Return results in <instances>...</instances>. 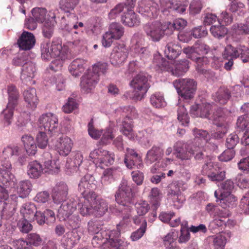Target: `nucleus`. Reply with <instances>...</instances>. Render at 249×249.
<instances>
[{"mask_svg":"<svg viewBox=\"0 0 249 249\" xmlns=\"http://www.w3.org/2000/svg\"><path fill=\"white\" fill-rule=\"evenodd\" d=\"M130 214L124 216L123 221L117 225V231H103V225L100 221L91 220L89 222V232L96 234L93 237L92 244H103L104 249H127V242L118 238L121 231L124 229L130 221Z\"/></svg>","mask_w":249,"mask_h":249,"instance_id":"f257e3e1","label":"nucleus"},{"mask_svg":"<svg viewBox=\"0 0 249 249\" xmlns=\"http://www.w3.org/2000/svg\"><path fill=\"white\" fill-rule=\"evenodd\" d=\"M21 149L17 145L4 148L0 157V182L6 186L15 185L16 179L12 173V165L9 158L20 156Z\"/></svg>","mask_w":249,"mask_h":249,"instance_id":"f03ea898","label":"nucleus"},{"mask_svg":"<svg viewBox=\"0 0 249 249\" xmlns=\"http://www.w3.org/2000/svg\"><path fill=\"white\" fill-rule=\"evenodd\" d=\"M210 50V47L206 44L196 42L193 46L188 47L183 49V52L188 58L196 61V69L197 71L202 74H205L206 70L202 68L204 65L206 57H201L197 55H205L208 53Z\"/></svg>","mask_w":249,"mask_h":249,"instance_id":"7ed1b4c3","label":"nucleus"},{"mask_svg":"<svg viewBox=\"0 0 249 249\" xmlns=\"http://www.w3.org/2000/svg\"><path fill=\"white\" fill-rule=\"evenodd\" d=\"M193 134L195 139L193 145L197 148V151H195V158L196 160H200L207 156L205 153L207 150L214 149L216 146L208 142L210 136L206 131L195 128L193 129Z\"/></svg>","mask_w":249,"mask_h":249,"instance_id":"20e7f679","label":"nucleus"},{"mask_svg":"<svg viewBox=\"0 0 249 249\" xmlns=\"http://www.w3.org/2000/svg\"><path fill=\"white\" fill-rule=\"evenodd\" d=\"M116 113L118 115L125 117L122 122L120 131L129 140H134L136 135L133 130L131 120L137 116L136 109L130 106L120 107L116 110Z\"/></svg>","mask_w":249,"mask_h":249,"instance_id":"39448f33","label":"nucleus"},{"mask_svg":"<svg viewBox=\"0 0 249 249\" xmlns=\"http://www.w3.org/2000/svg\"><path fill=\"white\" fill-rule=\"evenodd\" d=\"M230 112L226 108H217L209 117V120L213 121V124L218 127L213 136L216 139H221L227 132L230 123L228 117Z\"/></svg>","mask_w":249,"mask_h":249,"instance_id":"423d86ee","label":"nucleus"},{"mask_svg":"<svg viewBox=\"0 0 249 249\" xmlns=\"http://www.w3.org/2000/svg\"><path fill=\"white\" fill-rule=\"evenodd\" d=\"M41 57L44 60H49L52 58L64 59L68 53V48L62 47L59 40L53 41L49 52V43L44 42L41 44Z\"/></svg>","mask_w":249,"mask_h":249,"instance_id":"0eeeda50","label":"nucleus"},{"mask_svg":"<svg viewBox=\"0 0 249 249\" xmlns=\"http://www.w3.org/2000/svg\"><path fill=\"white\" fill-rule=\"evenodd\" d=\"M173 85L178 95L184 99L193 98L197 87L196 82L189 78L177 79L174 81Z\"/></svg>","mask_w":249,"mask_h":249,"instance_id":"6e6552de","label":"nucleus"},{"mask_svg":"<svg viewBox=\"0 0 249 249\" xmlns=\"http://www.w3.org/2000/svg\"><path fill=\"white\" fill-rule=\"evenodd\" d=\"M130 85L133 89V95L130 98L141 100L149 88L147 74L143 72L139 73L134 77Z\"/></svg>","mask_w":249,"mask_h":249,"instance_id":"1a4fd4ad","label":"nucleus"},{"mask_svg":"<svg viewBox=\"0 0 249 249\" xmlns=\"http://www.w3.org/2000/svg\"><path fill=\"white\" fill-rule=\"evenodd\" d=\"M167 28L166 22L161 23L158 21L148 23L144 26L147 36L154 42L159 41L164 35H167Z\"/></svg>","mask_w":249,"mask_h":249,"instance_id":"9d476101","label":"nucleus"},{"mask_svg":"<svg viewBox=\"0 0 249 249\" xmlns=\"http://www.w3.org/2000/svg\"><path fill=\"white\" fill-rule=\"evenodd\" d=\"M174 154L177 158L181 160H189L192 155L195 154V151L197 150V148L193 143L186 142L183 141H178L173 146Z\"/></svg>","mask_w":249,"mask_h":249,"instance_id":"9b49d317","label":"nucleus"},{"mask_svg":"<svg viewBox=\"0 0 249 249\" xmlns=\"http://www.w3.org/2000/svg\"><path fill=\"white\" fill-rule=\"evenodd\" d=\"M115 196L116 202L120 205L129 207L133 203L131 188L126 180L122 181Z\"/></svg>","mask_w":249,"mask_h":249,"instance_id":"f8f14e48","label":"nucleus"},{"mask_svg":"<svg viewBox=\"0 0 249 249\" xmlns=\"http://www.w3.org/2000/svg\"><path fill=\"white\" fill-rule=\"evenodd\" d=\"M240 58L244 62H249V49L243 45H239L233 47L231 45H227L223 53V57L228 59L229 57Z\"/></svg>","mask_w":249,"mask_h":249,"instance_id":"ddd939ff","label":"nucleus"},{"mask_svg":"<svg viewBox=\"0 0 249 249\" xmlns=\"http://www.w3.org/2000/svg\"><path fill=\"white\" fill-rule=\"evenodd\" d=\"M39 128L49 134L56 132L58 126V120L57 116L52 113L42 114L39 118Z\"/></svg>","mask_w":249,"mask_h":249,"instance_id":"4468645a","label":"nucleus"},{"mask_svg":"<svg viewBox=\"0 0 249 249\" xmlns=\"http://www.w3.org/2000/svg\"><path fill=\"white\" fill-rule=\"evenodd\" d=\"M124 29L119 23H112L110 25L109 31L103 36L102 43L104 47H109L114 39H120L124 35Z\"/></svg>","mask_w":249,"mask_h":249,"instance_id":"2eb2a0df","label":"nucleus"},{"mask_svg":"<svg viewBox=\"0 0 249 249\" xmlns=\"http://www.w3.org/2000/svg\"><path fill=\"white\" fill-rule=\"evenodd\" d=\"M96 197V194H91L90 196L89 195H84L78 199L77 205L78 207L79 212L82 215H93V203Z\"/></svg>","mask_w":249,"mask_h":249,"instance_id":"dca6fc26","label":"nucleus"},{"mask_svg":"<svg viewBox=\"0 0 249 249\" xmlns=\"http://www.w3.org/2000/svg\"><path fill=\"white\" fill-rule=\"evenodd\" d=\"M137 11L142 15L155 18L158 15V5L151 0H141L138 2Z\"/></svg>","mask_w":249,"mask_h":249,"instance_id":"f3484780","label":"nucleus"},{"mask_svg":"<svg viewBox=\"0 0 249 249\" xmlns=\"http://www.w3.org/2000/svg\"><path fill=\"white\" fill-rule=\"evenodd\" d=\"M58 210L57 216L60 221H65L76 210L77 201L73 199H65Z\"/></svg>","mask_w":249,"mask_h":249,"instance_id":"a211bd4d","label":"nucleus"},{"mask_svg":"<svg viewBox=\"0 0 249 249\" xmlns=\"http://www.w3.org/2000/svg\"><path fill=\"white\" fill-rule=\"evenodd\" d=\"M53 146L60 155L66 156L71 150L73 142L69 137L62 135L55 140Z\"/></svg>","mask_w":249,"mask_h":249,"instance_id":"6ab92c4d","label":"nucleus"},{"mask_svg":"<svg viewBox=\"0 0 249 249\" xmlns=\"http://www.w3.org/2000/svg\"><path fill=\"white\" fill-rule=\"evenodd\" d=\"M128 55V50L124 45L116 46L110 55L111 63L115 66H120L126 61Z\"/></svg>","mask_w":249,"mask_h":249,"instance_id":"aec40b11","label":"nucleus"},{"mask_svg":"<svg viewBox=\"0 0 249 249\" xmlns=\"http://www.w3.org/2000/svg\"><path fill=\"white\" fill-rule=\"evenodd\" d=\"M68 17L72 18V20L69 23L67 28V30H70V31L74 33L72 43L75 46L81 45L84 40L81 36L82 31H81L80 28L84 26V24L82 22H77V19L75 20L73 18ZM77 19H78L77 18Z\"/></svg>","mask_w":249,"mask_h":249,"instance_id":"412c9836","label":"nucleus"},{"mask_svg":"<svg viewBox=\"0 0 249 249\" xmlns=\"http://www.w3.org/2000/svg\"><path fill=\"white\" fill-rule=\"evenodd\" d=\"M18 197L16 195L11 196L9 197L7 191L0 185V202H4L3 211H9L13 212L16 209L17 205V199Z\"/></svg>","mask_w":249,"mask_h":249,"instance_id":"4be33fe9","label":"nucleus"},{"mask_svg":"<svg viewBox=\"0 0 249 249\" xmlns=\"http://www.w3.org/2000/svg\"><path fill=\"white\" fill-rule=\"evenodd\" d=\"M99 81L98 75L92 72H88L82 76L80 83V87L83 92L88 93L95 87Z\"/></svg>","mask_w":249,"mask_h":249,"instance_id":"5701e85b","label":"nucleus"},{"mask_svg":"<svg viewBox=\"0 0 249 249\" xmlns=\"http://www.w3.org/2000/svg\"><path fill=\"white\" fill-rule=\"evenodd\" d=\"M94 181L93 177L90 175H87L81 178L78 185V189L82 196L96 194L93 191L96 187Z\"/></svg>","mask_w":249,"mask_h":249,"instance_id":"b1692460","label":"nucleus"},{"mask_svg":"<svg viewBox=\"0 0 249 249\" xmlns=\"http://www.w3.org/2000/svg\"><path fill=\"white\" fill-rule=\"evenodd\" d=\"M36 72V67L35 63L31 61H28L22 65L20 79L22 83L28 84L31 83L32 79L35 77Z\"/></svg>","mask_w":249,"mask_h":249,"instance_id":"393cba45","label":"nucleus"},{"mask_svg":"<svg viewBox=\"0 0 249 249\" xmlns=\"http://www.w3.org/2000/svg\"><path fill=\"white\" fill-rule=\"evenodd\" d=\"M68 190V188L66 183L62 182L57 183L53 190L52 196L54 202L59 204L66 199Z\"/></svg>","mask_w":249,"mask_h":249,"instance_id":"a878e982","label":"nucleus"},{"mask_svg":"<svg viewBox=\"0 0 249 249\" xmlns=\"http://www.w3.org/2000/svg\"><path fill=\"white\" fill-rule=\"evenodd\" d=\"M189 67V61L184 59L174 62L173 64L171 63L170 67L168 68V71L170 72L173 75L179 76L186 72L188 70Z\"/></svg>","mask_w":249,"mask_h":249,"instance_id":"bb28decb","label":"nucleus"},{"mask_svg":"<svg viewBox=\"0 0 249 249\" xmlns=\"http://www.w3.org/2000/svg\"><path fill=\"white\" fill-rule=\"evenodd\" d=\"M35 38L33 34L24 31L18 40L19 47L23 50L32 49L35 44Z\"/></svg>","mask_w":249,"mask_h":249,"instance_id":"cd10ccee","label":"nucleus"},{"mask_svg":"<svg viewBox=\"0 0 249 249\" xmlns=\"http://www.w3.org/2000/svg\"><path fill=\"white\" fill-rule=\"evenodd\" d=\"M83 159L82 154L76 152L72 158L68 159L66 163V172L68 174H73L78 170V167Z\"/></svg>","mask_w":249,"mask_h":249,"instance_id":"c85d7f7f","label":"nucleus"},{"mask_svg":"<svg viewBox=\"0 0 249 249\" xmlns=\"http://www.w3.org/2000/svg\"><path fill=\"white\" fill-rule=\"evenodd\" d=\"M80 0H60L59 5L60 9L66 13L68 14V17L73 18L77 19V17L73 12L74 8L79 4Z\"/></svg>","mask_w":249,"mask_h":249,"instance_id":"c756f323","label":"nucleus"},{"mask_svg":"<svg viewBox=\"0 0 249 249\" xmlns=\"http://www.w3.org/2000/svg\"><path fill=\"white\" fill-rule=\"evenodd\" d=\"M131 44L135 51L140 54L148 55L147 48L145 47V40L143 36L135 34L131 39Z\"/></svg>","mask_w":249,"mask_h":249,"instance_id":"7c9ffc66","label":"nucleus"},{"mask_svg":"<svg viewBox=\"0 0 249 249\" xmlns=\"http://www.w3.org/2000/svg\"><path fill=\"white\" fill-rule=\"evenodd\" d=\"M127 153L124 160V162L128 168L132 169L138 164L141 165V158L134 149L127 148Z\"/></svg>","mask_w":249,"mask_h":249,"instance_id":"2f4dec72","label":"nucleus"},{"mask_svg":"<svg viewBox=\"0 0 249 249\" xmlns=\"http://www.w3.org/2000/svg\"><path fill=\"white\" fill-rule=\"evenodd\" d=\"M24 99L27 106L30 109H34L38 103L36 90L34 88H29L23 92Z\"/></svg>","mask_w":249,"mask_h":249,"instance_id":"473e14b6","label":"nucleus"},{"mask_svg":"<svg viewBox=\"0 0 249 249\" xmlns=\"http://www.w3.org/2000/svg\"><path fill=\"white\" fill-rule=\"evenodd\" d=\"M86 65V61L80 58L72 61L69 67V70L71 75L75 77L80 75L84 71Z\"/></svg>","mask_w":249,"mask_h":249,"instance_id":"72a5a7b5","label":"nucleus"},{"mask_svg":"<svg viewBox=\"0 0 249 249\" xmlns=\"http://www.w3.org/2000/svg\"><path fill=\"white\" fill-rule=\"evenodd\" d=\"M27 172L30 178H37L43 173V167L39 162L34 160L29 163Z\"/></svg>","mask_w":249,"mask_h":249,"instance_id":"f704fd0d","label":"nucleus"},{"mask_svg":"<svg viewBox=\"0 0 249 249\" xmlns=\"http://www.w3.org/2000/svg\"><path fill=\"white\" fill-rule=\"evenodd\" d=\"M22 142L25 149L29 155H34L37 151V146L34 138L29 135H25L22 137Z\"/></svg>","mask_w":249,"mask_h":249,"instance_id":"c9c22d12","label":"nucleus"},{"mask_svg":"<svg viewBox=\"0 0 249 249\" xmlns=\"http://www.w3.org/2000/svg\"><path fill=\"white\" fill-rule=\"evenodd\" d=\"M93 215L95 217H101L105 214L108 210V204L104 199H96L93 203Z\"/></svg>","mask_w":249,"mask_h":249,"instance_id":"e433bc0d","label":"nucleus"},{"mask_svg":"<svg viewBox=\"0 0 249 249\" xmlns=\"http://www.w3.org/2000/svg\"><path fill=\"white\" fill-rule=\"evenodd\" d=\"M164 52L169 59H174L180 54L181 48L177 44L169 42L165 46Z\"/></svg>","mask_w":249,"mask_h":249,"instance_id":"4c0bfd02","label":"nucleus"},{"mask_svg":"<svg viewBox=\"0 0 249 249\" xmlns=\"http://www.w3.org/2000/svg\"><path fill=\"white\" fill-rule=\"evenodd\" d=\"M32 189V184L29 180L20 181L17 187V193L21 198H25L28 196Z\"/></svg>","mask_w":249,"mask_h":249,"instance_id":"58836bf2","label":"nucleus"},{"mask_svg":"<svg viewBox=\"0 0 249 249\" xmlns=\"http://www.w3.org/2000/svg\"><path fill=\"white\" fill-rule=\"evenodd\" d=\"M233 188V182L230 179L226 180L220 184L218 190L214 192V196L218 198V196H223L231 194V191Z\"/></svg>","mask_w":249,"mask_h":249,"instance_id":"ea45409f","label":"nucleus"},{"mask_svg":"<svg viewBox=\"0 0 249 249\" xmlns=\"http://www.w3.org/2000/svg\"><path fill=\"white\" fill-rule=\"evenodd\" d=\"M122 21L124 25L128 27H133L139 23L137 15L131 10H128L127 12L122 17Z\"/></svg>","mask_w":249,"mask_h":249,"instance_id":"a19ab883","label":"nucleus"},{"mask_svg":"<svg viewBox=\"0 0 249 249\" xmlns=\"http://www.w3.org/2000/svg\"><path fill=\"white\" fill-rule=\"evenodd\" d=\"M216 201H220V205L224 208H232L236 204L237 198L232 194L224 195L223 196H218Z\"/></svg>","mask_w":249,"mask_h":249,"instance_id":"79ce46f5","label":"nucleus"},{"mask_svg":"<svg viewBox=\"0 0 249 249\" xmlns=\"http://www.w3.org/2000/svg\"><path fill=\"white\" fill-rule=\"evenodd\" d=\"M163 154V151L159 146H153L147 153L146 162L151 164L158 160Z\"/></svg>","mask_w":249,"mask_h":249,"instance_id":"37998d69","label":"nucleus"},{"mask_svg":"<svg viewBox=\"0 0 249 249\" xmlns=\"http://www.w3.org/2000/svg\"><path fill=\"white\" fill-rule=\"evenodd\" d=\"M120 171L116 168H110L106 169L102 175L101 182L103 184L107 185L110 183L114 178L119 174Z\"/></svg>","mask_w":249,"mask_h":249,"instance_id":"c03bdc74","label":"nucleus"},{"mask_svg":"<svg viewBox=\"0 0 249 249\" xmlns=\"http://www.w3.org/2000/svg\"><path fill=\"white\" fill-rule=\"evenodd\" d=\"M36 210V206L31 202L23 204L20 208V213L24 218L32 220Z\"/></svg>","mask_w":249,"mask_h":249,"instance_id":"a18cd8bd","label":"nucleus"},{"mask_svg":"<svg viewBox=\"0 0 249 249\" xmlns=\"http://www.w3.org/2000/svg\"><path fill=\"white\" fill-rule=\"evenodd\" d=\"M17 105L8 103L6 107L2 112L4 124L6 126L10 125L13 119L14 110Z\"/></svg>","mask_w":249,"mask_h":249,"instance_id":"49530a36","label":"nucleus"},{"mask_svg":"<svg viewBox=\"0 0 249 249\" xmlns=\"http://www.w3.org/2000/svg\"><path fill=\"white\" fill-rule=\"evenodd\" d=\"M230 97V92L227 89L221 88L215 93L213 99L215 102L220 104H224L227 103Z\"/></svg>","mask_w":249,"mask_h":249,"instance_id":"de8ad7c7","label":"nucleus"},{"mask_svg":"<svg viewBox=\"0 0 249 249\" xmlns=\"http://www.w3.org/2000/svg\"><path fill=\"white\" fill-rule=\"evenodd\" d=\"M186 21L183 18L176 19L173 23L169 22H166L168 27L167 35H171L175 29L180 30L183 29L186 26Z\"/></svg>","mask_w":249,"mask_h":249,"instance_id":"09e8293b","label":"nucleus"},{"mask_svg":"<svg viewBox=\"0 0 249 249\" xmlns=\"http://www.w3.org/2000/svg\"><path fill=\"white\" fill-rule=\"evenodd\" d=\"M81 235L79 232L76 229H73L72 231L66 233L65 236L66 245L70 247L73 246L76 244L80 238Z\"/></svg>","mask_w":249,"mask_h":249,"instance_id":"8fccbe9b","label":"nucleus"},{"mask_svg":"<svg viewBox=\"0 0 249 249\" xmlns=\"http://www.w3.org/2000/svg\"><path fill=\"white\" fill-rule=\"evenodd\" d=\"M33 17L38 23H42L46 19L47 11L43 8L36 7L32 9Z\"/></svg>","mask_w":249,"mask_h":249,"instance_id":"3c124183","label":"nucleus"},{"mask_svg":"<svg viewBox=\"0 0 249 249\" xmlns=\"http://www.w3.org/2000/svg\"><path fill=\"white\" fill-rule=\"evenodd\" d=\"M153 64L157 70H160L161 71H167L170 63L165 60L160 55H155L153 59Z\"/></svg>","mask_w":249,"mask_h":249,"instance_id":"603ef678","label":"nucleus"},{"mask_svg":"<svg viewBox=\"0 0 249 249\" xmlns=\"http://www.w3.org/2000/svg\"><path fill=\"white\" fill-rule=\"evenodd\" d=\"M210 31L214 37L218 38L224 37L228 33V30L224 25L219 23L218 25L212 26Z\"/></svg>","mask_w":249,"mask_h":249,"instance_id":"864d4df0","label":"nucleus"},{"mask_svg":"<svg viewBox=\"0 0 249 249\" xmlns=\"http://www.w3.org/2000/svg\"><path fill=\"white\" fill-rule=\"evenodd\" d=\"M186 189V185L182 181H175L171 184L168 195L182 194L181 192L185 191Z\"/></svg>","mask_w":249,"mask_h":249,"instance_id":"5fc2aeb1","label":"nucleus"},{"mask_svg":"<svg viewBox=\"0 0 249 249\" xmlns=\"http://www.w3.org/2000/svg\"><path fill=\"white\" fill-rule=\"evenodd\" d=\"M206 211L210 214V216H219L221 217H228L227 212L218 209L215 205L209 203L206 207Z\"/></svg>","mask_w":249,"mask_h":249,"instance_id":"6e6d98bb","label":"nucleus"},{"mask_svg":"<svg viewBox=\"0 0 249 249\" xmlns=\"http://www.w3.org/2000/svg\"><path fill=\"white\" fill-rule=\"evenodd\" d=\"M149 197L151 203L154 207V209H157L160 206L161 197L159 189L157 188H152Z\"/></svg>","mask_w":249,"mask_h":249,"instance_id":"4d7b16f0","label":"nucleus"},{"mask_svg":"<svg viewBox=\"0 0 249 249\" xmlns=\"http://www.w3.org/2000/svg\"><path fill=\"white\" fill-rule=\"evenodd\" d=\"M232 30L234 34L236 35H249V26L246 23L245 20V23H240L234 24L232 27Z\"/></svg>","mask_w":249,"mask_h":249,"instance_id":"13d9d810","label":"nucleus"},{"mask_svg":"<svg viewBox=\"0 0 249 249\" xmlns=\"http://www.w3.org/2000/svg\"><path fill=\"white\" fill-rule=\"evenodd\" d=\"M150 102L152 105L156 108L161 107L166 105L163 95L160 93H156L151 95Z\"/></svg>","mask_w":249,"mask_h":249,"instance_id":"bf43d9fd","label":"nucleus"},{"mask_svg":"<svg viewBox=\"0 0 249 249\" xmlns=\"http://www.w3.org/2000/svg\"><path fill=\"white\" fill-rule=\"evenodd\" d=\"M59 165L56 162H52V161L48 160L44 163L43 173L52 174L57 173L59 172Z\"/></svg>","mask_w":249,"mask_h":249,"instance_id":"052dcab7","label":"nucleus"},{"mask_svg":"<svg viewBox=\"0 0 249 249\" xmlns=\"http://www.w3.org/2000/svg\"><path fill=\"white\" fill-rule=\"evenodd\" d=\"M107 153V150L102 148H98L92 151L89 156V158L92 161L97 164L100 163L103 156Z\"/></svg>","mask_w":249,"mask_h":249,"instance_id":"680f3d73","label":"nucleus"},{"mask_svg":"<svg viewBox=\"0 0 249 249\" xmlns=\"http://www.w3.org/2000/svg\"><path fill=\"white\" fill-rule=\"evenodd\" d=\"M212 220L209 223V228L211 231H215L225 224V221L222 219L227 217H221L219 216H213L211 217Z\"/></svg>","mask_w":249,"mask_h":249,"instance_id":"e2e57ef3","label":"nucleus"},{"mask_svg":"<svg viewBox=\"0 0 249 249\" xmlns=\"http://www.w3.org/2000/svg\"><path fill=\"white\" fill-rule=\"evenodd\" d=\"M213 239L215 249H223L226 244V239L224 236L218 234L211 237Z\"/></svg>","mask_w":249,"mask_h":249,"instance_id":"0e129e2a","label":"nucleus"},{"mask_svg":"<svg viewBox=\"0 0 249 249\" xmlns=\"http://www.w3.org/2000/svg\"><path fill=\"white\" fill-rule=\"evenodd\" d=\"M47 132L44 130H40L38 134L36 136V140L37 145L40 148H45L48 145V139L46 135Z\"/></svg>","mask_w":249,"mask_h":249,"instance_id":"69168bd1","label":"nucleus"},{"mask_svg":"<svg viewBox=\"0 0 249 249\" xmlns=\"http://www.w3.org/2000/svg\"><path fill=\"white\" fill-rule=\"evenodd\" d=\"M178 119L183 125L187 124L189 123V117L186 109L183 106H179L178 108Z\"/></svg>","mask_w":249,"mask_h":249,"instance_id":"338daca9","label":"nucleus"},{"mask_svg":"<svg viewBox=\"0 0 249 249\" xmlns=\"http://www.w3.org/2000/svg\"><path fill=\"white\" fill-rule=\"evenodd\" d=\"M236 129L237 131L244 132L249 129V122L244 116H241L237 119Z\"/></svg>","mask_w":249,"mask_h":249,"instance_id":"774afa93","label":"nucleus"}]
</instances>
